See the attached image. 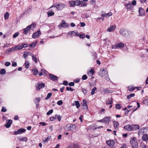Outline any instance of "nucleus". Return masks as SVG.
Instances as JSON below:
<instances>
[{"mask_svg":"<svg viewBox=\"0 0 148 148\" xmlns=\"http://www.w3.org/2000/svg\"><path fill=\"white\" fill-rule=\"evenodd\" d=\"M108 72L107 69L106 68H104L102 70L99 75L101 77H104V78L110 82L111 80L108 75Z\"/></svg>","mask_w":148,"mask_h":148,"instance_id":"1","label":"nucleus"},{"mask_svg":"<svg viewBox=\"0 0 148 148\" xmlns=\"http://www.w3.org/2000/svg\"><path fill=\"white\" fill-rule=\"evenodd\" d=\"M76 127L74 124H67L65 127V130L67 131H71L73 132H75L76 130Z\"/></svg>","mask_w":148,"mask_h":148,"instance_id":"2","label":"nucleus"},{"mask_svg":"<svg viewBox=\"0 0 148 148\" xmlns=\"http://www.w3.org/2000/svg\"><path fill=\"white\" fill-rule=\"evenodd\" d=\"M119 32L120 34L125 37L130 36L133 34L132 32L124 29H121Z\"/></svg>","mask_w":148,"mask_h":148,"instance_id":"3","label":"nucleus"},{"mask_svg":"<svg viewBox=\"0 0 148 148\" xmlns=\"http://www.w3.org/2000/svg\"><path fill=\"white\" fill-rule=\"evenodd\" d=\"M130 142L132 145V148H138V142L135 137L131 138L130 140Z\"/></svg>","mask_w":148,"mask_h":148,"instance_id":"4","label":"nucleus"},{"mask_svg":"<svg viewBox=\"0 0 148 148\" xmlns=\"http://www.w3.org/2000/svg\"><path fill=\"white\" fill-rule=\"evenodd\" d=\"M66 5L62 3H59L56 5H53L50 8H51L53 7L56 8L58 11L60 10L63 9L65 6Z\"/></svg>","mask_w":148,"mask_h":148,"instance_id":"5","label":"nucleus"},{"mask_svg":"<svg viewBox=\"0 0 148 148\" xmlns=\"http://www.w3.org/2000/svg\"><path fill=\"white\" fill-rule=\"evenodd\" d=\"M124 128L126 130L131 131L134 130V128H133L132 126H131L129 125H127L124 126Z\"/></svg>","mask_w":148,"mask_h":148,"instance_id":"6","label":"nucleus"},{"mask_svg":"<svg viewBox=\"0 0 148 148\" xmlns=\"http://www.w3.org/2000/svg\"><path fill=\"white\" fill-rule=\"evenodd\" d=\"M41 34V32L40 31L38 30L37 32L34 33L32 35V37L34 38H38L39 37V35Z\"/></svg>","mask_w":148,"mask_h":148,"instance_id":"7","label":"nucleus"},{"mask_svg":"<svg viewBox=\"0 0 148 148\" xmlns=\"http://www.w3.org/2000/svg\"><path fill=\"white\" fill-rule=\"evenodd\" d=\"M45 86V84L43 83H39L36 86V88L37 90H39Z\"/></svg>","mask_w":148,"mask_h":148,"instance_id":"8","label":"nucleus"},{"mask_svg":"<svg viewBox=\"0 0 148 148\" xmlns=\"http://www.w3.org/2000/svg\"><path fill=\"white\" fill-rule=\"evenodd\" d=\"M25 131L26 130L24 129H20L18 130L17 131H15L14 132V134L15 135L22 134L23 133L25 132Z\"/></svg>","mask_w":148,"mask_h":148,"instance_id":"9","label":"nucleus"},{"mask_svg":"<svg viewBox=\"0 0 148 148\" xmlns=\"http://www.w3.org/2000/svg\"><path fill=\"white\" fill-rule=\"evenodd\" d=\"M116 27V25H112L111 26H110L109 28L107 29V31L109 32H112L115 30Z\"/></svg>","mask_w":148,"mask_h":148,"instance_id":"10","label":"nucleus"},{"mask_svg":"<svg viewBox=\"0 0 148 148\" xmlns=\"http://www.w3.org/2000/svg\"><path fill=\"white\" fill-rule=\"evenodd\" d=\"M12 122V121L11 120H8L7 121V123L5 124V126L6 128L9 127Z\"/></svg>","mask_w":148,"mask_h":148,"instance_id":"11","label":"nucleus"},{"mask_svg":"<svg viewBox=\"0 0 148 148\" xmlns=\"http://www.w3.org/2000/svg\"><path fill=\"white\" fill-rule=\"evenodd\" d=\"M49 77L53 81L57 80L58 78L56 76L51 74H49Z\"/></svg>","mask_w":148,"mask_h":148,"instance_id":"12","label":"nucleus"},{"mask_svg":"<svg viewBox=\"0 0 148 148\" xmlns=\"http://www.w3.org/2000/svg\"><path fill=\"white\" fill-rule=\"evenodd\" d=\"M69 24H66V22L64 20H62V23H60L59 25V26H60L62 27H65L67 26H68Z\"/></svg>","mask_w":148,"mask_h":148,"instance_id":"13","label":"nucleus"},{"mask_svg":"<svg viewBox=\"0 0 148 148\" xmlns=\"http://www.w3.org/2000/svg\"><path fill=\"white\" fill-rule=\"evenodd\" d=\"M107 144L110 146H113L114 145L115 143L113 140H110L107 141Z\"/></svg>","mask_w":148,"mask_h":148,"instance_id":"14","label":"nucleus"},{"mask_svg":"<svg viewBox=\"0 0 148 148\" xmlns=\"http://www.w3.org/2000/svg\"><path fill=\"white\" fill-rule=\"evenodd\" d=\"M139 15L140 16H142L145 15V11L141 8H139Z\"/></svg>","mask_w":148,"mask_h":148,"instance_id":"15","label":"nucleus"},{"mask_svg":"<svg viewBox=\"0 0 148 148\" xmlns=\"http://www.w3.org/2000/svg\"><path fill=\"white\" fill-rule=\"evenodd\" d=\"M69 4L70 7H73L75 6V2L74 1H70L68 2Z\"/></svg>","mask_w":148,"mask_h":148,"instance_id":"16","label":"nucleus"},{"mask_svg":"<svg viewBox=\"0 0 148 148\" xmlns=\"http://www.w3.org/2000/svg\"><path fill=\"white\" fill-rule=\"evenodd\" d=\"M103 122L105 123H109L110 120V117H106L103 118Z\"/></svg>","mask_w":148,"mask_h":148,"instance_id":"17","label":"nucleus"},{"mask_svg":"<svg viewBox=\"0 0 148 148\" xmlns=\"http://www.w3.org/2000/svg\"><path fill=\"white\" fill-rule=\"evenodd\" d=\"M142 139L144 141H147L148 140V135L145 134H143L142 137Z\"/></svg>","mask_w":148,"mask_h":148,"instance_id":"18","label":"nucleus"},{"mask_svg":"<svg viewBox=\"0 0 148 148\" xmlns=\"http://www.w3.org/2000/svg\"><path fill=\"white\" fill-rule=\"evenodd\" d=\"M30 26H27L26 28L23 29V33L26 34L28 32V31L30 30Z\"/></svg>","mask_w":148,"mask_h":148,"instance_id":"19","label":"nucleus"},{"mask_svg":"<svg viewBox=\"0 0 148 148\" xmlns=\"http://www.w3.org/2000/svg\"><path fill=\"white\" fill-rule=\"evenodd\" d=\"M124 5L126 7L127 9V10H128V9L131 10V8L132 6V5L130 2H129V3H125Z\"/></svg>","mask_w":148,"mask_h":148,"instance_id":"20","label":"nucleus"},{"mask_svg":"<svg viewBox=\"0 0 148 148\" xmlns=\"http://www.w3.org/2000/svg\"><path fill=\"white\" fill-rule=\"evenodd\" d=\"M114 124V127L115 130L117 129L118 127L119 126V124L118 121H114L113 122Z\"/></svg>","mask_w":148,"mask_h":148,"instance_id":"21","label":"nucleus"},{"mask_svg":"<svg viewBox=\"0 0 148 148\" xmlns=\"http://www.w3.org/2000/svg\"><path fill=\"white\" fill-rule=\"evenodd\" d=\"M22 49V47H21V45H18L14 47V51L16 50H19Z\"/></svg>","mask_w":148,"mask_h":148,"instance_id":"22","label":"nucleus"},{"mask_svg":"<svg viewBox=\"0 0 148 148\" xmlns=\"http://www.w3.org/2000/svg\"><path fill=\"white\" fill-rule=\"evenodd\" d=\"M51 138V136H48L47 138H44L43 139V141L44 143H46L48 142Z\"/></svg>","mask_w":148,"mask_h":148,"instance_id":"23","label":"nucleus"},{"mask_svg":"<svg viewBox=\"0 0 148 148\" xmlns=\"http://www.w3.org/2000/svg\"><path fill=\"white\" fill-rule=\"evenodd\" d=\"M103 92L105 94H107L108 93H110L112 92L111 90H108L107 88H105L104 89Z\"/></svg>","mask_w":148,"mask_h":148,"instance_id":"24","label":"nucleus"},{"mask_svg":"<svg viewBox=\"0 0 148 148\" xmlns=\"http://www.w3.org/2000/svg\"><path fill=\"white\" fill-rule=\"evenodd\" d=\"M28 26H30V30L31 29L32 30H34V29L36 27V24L34 23H33L31 25H29Z\"/></svg>","mask_w":148,"mask_h":148,"instance_id":"25","label":"nucleus"},{"mask_svg":"<svg viewBox=\"0 0 148 148\" xmlns=\"http://www.w3.org/2000/svg\"><path fill=\"white\" fill-rule=\"evenodd\" d=\"M124 46V44L123 43H121L116 45V48H123Z\"/></svg>","mask_w":148,"mask_h":148,"instance_id":"26","label":"nucleus"},{"mask_svg":"<svg viewBox=\"0 0 148 148\" xmlns=\"http://www.w3.org/2000/svg\"><path fill=\"white\" fill-rule=\"evenodd\" d=\"M83 106H84V108H84V109H87L88 107H87V105L86 101H85V100H83Z\"/></svg>","mask_w":148,"mask_h":148,"instance_id":"27","label":"nucleus"},{"mask_svg":"<svg viewBox=\"0 0 148 148\" xmlns=\"http://www.w3.org/2000/svg\"><path fill=\"white\" fill-rule=\"evenodd\" d=\"M9 13L8 12H6L4 15V19L5 20H6V19H8L9 18Z\"/></svg>","mask_w":148,"mask_h":148,"instance_id":"28","label":"nucleus"},{"mask_svg":"<svg viewBox=\"0 0 148 148\" xmlns=\"http://www.w3.org/2000/svg\"><path fill=\"white\" fill-rule=\"evenodd\" d=\"M74 103H75V104L76 105L77 108H79L80 106V105L79 101H75L74 102Z\"/></svg>","mask_w":148,"mask_h":148,"instance_id":"29","label":"nucleus"},{"mask_svg":"<svg viewBox=\"0 0 148 148\" xmlns=\"http://www.w3.org/2000/svg\"><path fill=\"white\" fill-rule=\"evenodd\" d=\"M37 42V41H36L35 42H33L31 44L29 45V46L31 47H34L36 46V45Z\"/></svg>","mask_w":148,"mask_h":148,"instance_id":"30","label":"nucleus"},{"mask_svg":"<svg viewBox=\"0 0 148 148\" xmlns=\"http://www.w3.org/2000/svg\"><path fill=\"white\" fill-rule=\"evenodd\" d=\"M127 88L129 91H132L134 90L135 88L131 86H129L127 87Z\"/></svg>","mask_w":148,"mask_h":148,"instance_id":"31","label":"nucleus"},{"mask_svg":"<svg viewBox=\"0 0 148 148\" xmlns=\"http://www.w3.org/2000/svg\"><path fill=\"white\" fill-rule=\"evenodd\" d=\"M111 100H107L106 101V104H111L112 103V99L111 98Z\"/></svg>","mask_w":148,"mask_h":148,"instance_id":"32","label":"nucleus"},{"mask_svg":"<svg viewBox=\"0 0 148 148\" xmlns=\"http://www.w3.org/2000/svg\"><path fill=\"white\" fill-rule=\"evenodd\" d=\"M25 68L28 69L29 67V63L27 61H26L25 63Z\"/></svg>","mask_w":148,"mask_h":148,"instance_id":"33","label":"nucleus"},{"mask_svg":"<svg viewBox=\"0 0 148 148\" xmlns=\"http://www.w3.org/2000/svg\"><path fill=\"white\" fill-rule=\"evenodd\" d=\"M75 5L78 6L80 5V1L79 0H76L75 1Z\"/></svg>","mask_w":148,"mask_h":148,"instance_id":"34","label":"nucleus"},{"mask_svg":"<svg viewBox=\"0 0 148 148\" xmlns=\"http://www.w3.org/2000/svg\"><path fill=\"white\" fill-rule=\"evenodd\" d=\"M52 94L51 93H49L47 95V97L45 98L46 100H47L50 98Z\"/></svg>","mask_w":148,"mask_h":148,"instance_id":"35","label":"nucleus"},{"mask_svg":"<svg viewBox=\"0 0 148 148\" xmlns=\"http://www.w3.org/2000/svg\"><path fill=\"white\" fill-rule=\"evenodd\" d=\"M14 48L13 47H12L11 48H9L6 51V53H8L9 52H11L12 51H14Z\"/></svg>","mask_w":148,"mask_h":148,"instance_id":"36","label":"nucleus"},{"mask_svg":"<svg viewBox=\"0 0 148 148\" xmlns=\"http://www.w3.org/2000/svg\"><path fill=\"white\" fill-rule=\"evenodd\" d=\"M54 13L53 12H50V11H49L47 12V15L48 16H51L54 15Z\"/></svg>","mask_w":148,"mask_h":148,"instance_id":"37","label":"nucleus"},{"mask_svg":"<svg viewBox=\"0 0 148 148\" xmlns=\"http://www.w3.org/2000/svg\"><path fill=\"white\" fill-rule=\"evenodd\" d=\"M97 88L94 87L92 90L91 92V94L93 95L95 94V91L97 90Z\"/></svg>","mask_w":148,"mask_h":148,"instance_id":"38","label":"nucleus"},{"mask_svg":"<svg viewBox=\"0 0 148 148\" xmlns=\"http://www.w3.org/2000/svg\"><path fill=\"white\" fill-rule=\"evenodd\" d=\"M32 71H34V74L35 75H36L38 73V71L36 69H32Z\"/></svg>","mask_w":148,"mask_h":148,"instance_id":"39","label":"nucleus"},{"mask_svg":"<svg viewBox=\"0 0 148 148\" xmlns=\"http://www.w3.org/2000/svg\"><path fill=\"white\" fill-rule=\"evenodd\" d=\"M132 127H133V128H134V129H139V126L138 125H132Z\"/></svg>","mask_w":148,"mask_h":148,"instance_id":"40","label":"nucleus"},{"mask_svg":"<svg viewBox=\"0 0 148 148\" xmlns=\"http://www.w3.org/2000/svg\"><path fill=\"white\" fill-rule=\"evenodd\" d=\"M5 71L4 69H2L0 71V73L1 74L3 75L5 73Z\"/></svg>","mask_w":148,"mask_h":148,"instance_id":"41","label":"nucleus"},{"mask_svg":"<svg viewBox=\"0 0 148 148\" xmlns=\"http://www.w3.org/2000/svg\"><path fill=\"white\" fill-rule=\"evenodd\" d=\"M27 44L25 43H23L21 45V47H22V49L23 48L27 47Z\"/></svg>","mask_w":148,"mask_h":148,"instance_id":"42","label":"nucleus"},{"mask_svg":"<svg viewBox=\"0 0 148 148\" xmlns=\"http://www.w3.org/2000/svg\"><path fill=\"white\" fill-rule=\"evenodd\" d=\"M135 95L134 93L131 94L127 96V98L128 99H130L132 97H133Z\"/></svg>","mask_w":148,"mask_h":148,"instance_id":"43","label":"nucleus"},{"mask_svg":"<svg viewBox=\"0 0 148 148\" xmlns=\"http://www.w3.org/2000/svg\"><path fill=\"white\" fill-rule=\"evenodd\" d=\"M143 102L144 104L147 106H148V99L144 100Z\"/></svg>","mask_w":148,"mask_h":148,"instance_id":"44","label":"nucleus"},{"mask_svg":"<svg viewBox=\"0 0 148 148\" xmlns=\"http://www.w3.org/2000/svg\"><path fill=\"white\" fill-rule=\"evenodd\" d=\"M53 110H50L47 113V115H49L50 114H52L53 112Z\"/></svg>","mask_w":148,"mask_h":148,"instance_id":"45","label":"nucleus"},{"mask_svg":"<svg viewBox=\"0 0 148 148\" xmlns=\"http://www.w3.org/2000/svg\"><path fill=\"white\" fill-rule=\"evenodd\" d=\"M63 103V102L62 100H60L57 101V104L58 105H61Z\"/></svg>","mask_w":148,"mask_h":148,"instance_id":"46","label":"nucleus"},{"mask_svg":"<svg viewBox=\"0 0 148 148\" xmlns=\"http://www.w3.org/2000/svg\"><path fill=\"white\" fill-rule=\"evenodd\" d=\"M19 35V33L18 32H17L15 33L13 35V37L14 38H16Z\"/></svg>","mask_w":148,"mask_h":148,"instance_id":"47","label":"nucleus"},{"mask_svg":"<svg viewBox=\"0 0 148 148\" xmlns=\"http://www.w3.org/2000/svg\"><path fill=\"white\" fill-rule=\"evenodd\" d=\"M106 17H108L109 16H112V13L111 12H109L108 13L106 14Z\"/></svg>","mask_w":148,"mask_h":148,"instance_id":"48","label":"nucleus"},{"mask_svg":"<svg viewBox=\"0 0 148 148\" xmlns=\"http://www.w3.org/2000/svg\"><path fill=\"white\" fill-rule=\"evenodd\" d=\"M116 108L119 109L121 108V105L120 104H116Z\"/></svg>","mask_w":148,"mask_h":148,"instance_id":"49","label":"nucleus"},{"mask_svg":"<svg viewBox=\"0 0 148 148\" xmlns=\"http://www.w3.org/2000/svg\"><path fill=\"white\" fill-rule=\"evenodd\" d=\"M66 89L67 90H70L71 91H73L74 90L72 89L71 87H66Z\"/></svg>","mask_w":148,"mask_h":148,"instance_id":"50","label":"nucleus"},{"mask_svg":"<svg viewBox=\"0 0 148 148\" xmlns=\"http://www.w3.org/2000/svg\"><path fill=\"white\" fill-rule=\"evenodd\" d=\"M87 78V77L86 75H84L82 77V79L83 80H86Z\"/></svg>","mask_w":148,"mask_h":148,"instance_id":"51","label":"nucleus"},{"mask_svg":"<svg viewBox=\"0 0 148 148\" xmlns=\"http://www.w3.org/2000/svg\"><path fill=\"white\" fill-rule=\"evenodd\" d=\"M32 59L35 62H37V60L36 57L34 56V55L32 56Z\"/></svg>","mask_w":148,"mask_h":148,"instance_id":"52","label":"nucleus"},{"mask_svg":"<svg viewBox=\"0 0 148 148\" xmlns=\"http://www.w3.org/2000/svg\"><path fill=\"white\" fill-rule=\"evenodd\" d=\"M137 104L138 107L137 108H136V109H135L134 108L133 109V112H134L135 111H136L138 108H139L140 107V105L139 103L137 102Z\"/></svg>","mask_w":148,"mask_h":148,"instance_id":"53","label":"nucleus"},{"mask_svg":"<svg viewBox=\"0 0 148 148\" xmlns=\"http://www.w3.org/2000/svg\"><path fill=\"white\" fill-rule=\"evenodd\" d=\"M82 91L85 95H86L87 93V90L86 89H82Z\"/></svg>","mask_w":148,"mask_h":148,"instance_id":"54","label":"nucleus"},{"mask_svg":"<svg viewBox=\"0 0 148 148\" xmlns=\"http://www.w3.org/2000/svg\"><path fill=\"white\" fill-rule=\"evenodd\" d=\"M11 63L10 62H5V64L6 66H8L10 65Z\"/></svg>","mask_w":148,"mask_h":148,"instance_id":"55","label":"nucleus"},{"mask_svg":"<svg viewBox=\"0 0 148 148\" xmlns=\"http://www.w3.org/2000/svg\"><path fill=\"white\" fill-rule=\"evenodd\" d=\"M136 3V1L135 0H133L132 2V4L134 5H135Z\"/></svg>","mask_w":148,"mask_h":148,"instance_id":"56","label":"nucleus"},{"mask_svg":"<svg viewBox=\"0 0 148 148\" xmlns=\"http://www.w3.org/2000/svg\"><path fill=\"white\" fill-rule=\"evenodd\" d=\"M87 3H86V2H84V3H83L81 5V7H84V6H86L87 5Z\"/></svg>","mask_w":148,"mask_h":148,"instance_id":"57","label":"nucleus"},{"mask_svg":"<svg viewBox=\"0 0 148 148\" xmlns=\"http://www.w3.org/2000/svg\"><path fill=\"white\" fill-rule=\"evenodd\" d=\"M69 85L70 86H73L74 85V82H70L69 84Z\"/></svg>","mask_w":148,"mask_h":148,"instance_id":"58","label":"nucleus"},{"mask_svg":"<svg viewBox=\"0 0 148 148\" xmlns=\"http://www.w3.org/2000/svg\"><path fill=\"white\" fill-rule=\"evenodd\" d=\"M79 37L81 38H83L85 37V35L84 34H80Z\"/></svg>","mask_w":148,"mask_h":148,"instance_id":"59","label":"nucleus"},{"mask_svg":"<svg viewBox=\"0 0 148 148\" xmlns=\"http://www.w3.org/2000/svg\"><path fill=\"white\" fill-rule=\"evenodd\" d=\"M1 111L2 112H5L6 111V108L5 107H2V109L1 110Z\"/></svg>","mask_w":148,"mask_h":148,"instance_id":"60","label":"nucleus"},{"mask_svg":"<svg viewBox=\"0 0 148 148\" xmlns=\"http://www.w3.org/2000/svg\"><path fill=\"white\" fill-rule=\"evenodd\" d=\"M39 124L41 125L42 126H45L47 124L45 122H40Z\"/></svg>","mask_w":148,"mask_h":148,"instance_id":"61","label":"nucleus"},{"mask_svg":"<svg viewBox=\"0 0 148 148\" xmlns=\"http://www.w3.org/2000/svg\"><path fill=\"white\" fill-rule=\"evenodd\" d=\"M40 98H37L35 99V102H38V103L40 101Z\"/></svg>","mask_w":148,"mask_h":148,"instance_id":"62","label":"nucleus"},{"mask_svg":"<svg viewBox=\"0 0 148 148\" xmlns=\"http://www.w3.org/2000/svg\"><path fill=\"white\" fill-rule=\"evenodd\" d=\"M63 84L65 86H67L68 84V82L66 81H64L63 82Z\"/></svg>","mask_w":148,"mask_h":148,"instance_id":"63","label":"nucleus"},{"mask_svg":"<svg viewBox=\"0 0 148 148\" xmlns=\"http://www.w3.org/2000/svg\"><path fill=\"white\" fill-rule=\"evenodd\" d=\"M12 66H17V64L16 62H13Z\"/></svg>","mask_w":148,"mask_h":148,"instance_id":"64","label":"nucleus"}]
</instances>
